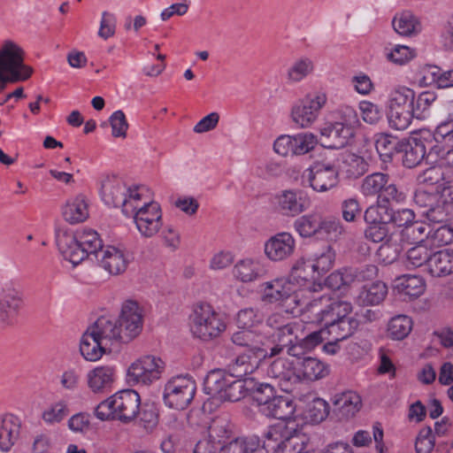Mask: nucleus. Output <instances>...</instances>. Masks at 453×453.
<instances>
[{
    "label": "nucleus",
    "mask_w": 453,
    "mask_h": 453,
    "mask_svg": "<svg viewBox=\"0 0 453 453\" xmlns=\"http://www.w3.org/2000/svg\"><path fill=\"white\" fill-rule=\"evenodd\" d=\"M267 357V355L249 352L239 354L227 365V372L218 369L207 374L203 382L205 394L222 402L241 400L246 393L242 379L253 373Z\"/></svg>",
    "instance_id": "f257e3e1"
},
{
    "label": "nucleus",
    "mask_w": 453,
    "mask_h": 453,
    "mask_svg": "<svg viewBox=\"0 0 453 453\" xmlns=\"http://www.w3.org/2000/svg\"><path fill=\"white\" fill-rule=\"evenodd\" d=\"M56 242L65 259L76 265L85 258L96 260L104 249L99 234L92 229H83L75 233L65 228L56 230Z\"/></svg>",
    "instance_id": "f03ea898"
},
{
    "label": "nucleus",
    "mask_w": 453,
    "mask_h": 453,
    "mask_svg": "<svg viewBox=\"0 0 453 453\" xmlns=\"http://www.w3.org/2000/svg\"><path fill=\"white\" fill-rule=\"evenodd\" d=\"M25 51L15 42L5 40L0 44V92L9 83L28 80L34 69L24 62Z\"/></svg>",
    "instance_id": "7ed1b4c3"
},
{
    "label": "nucleus",
    "mask_w": 453,
    "mask_h": 453,
    "mask_svg": "<svg viewBox=\"0 0 453 453\" xmlns=\"http://www.w3.org/2000/svg\"><path fill=\"white\" fill-rule=\"evenodd\" d=\"M146 188L143 186H127L122 180L116 177H107L102 181L101 197L103 201L113 207H121L126 216L134 211L138 202L145 196Z\"/></svg>",
    "instance_id": "20e7f679"
},
{
    "label": "nucleus",
    "mask_w": 453,
    "mask_h": 453,
    "mask_svg": "<svg viewBox=\"0 0 453 453\" xmlns=\"http://www.w3.org/2000/svg\"><path fill=\"white\" fill-rule=\"evenodd\" d=\"M304 437L287 425L270 426L265 434L263 449L272 453H302Z\"/></svg>",
    "instance_id": "39448f33"
},
{
    "label": "nucleus",
    "mask_w": 453,
    "mask_h": 453,
    "mask_svg": "<svg viewBox=\"0 0 453 453\" xmlns=\"http://www.w3.org/2000/svg\"><path fill=\"white\" fill-rule=\"evenodd\" d=\"M415 91L407 87L395 88L389 97L388 119L390 127L397 130L406 129L413 119Z\"/></svg>",
    "instance_id": "423d86ee"
},
{
    "label": "nucleus",
    "mask_w": 453,
    "mask_h": 453,
    "mask_svg": "<svg viewBox=\"0 0 453 453\" xmlns=\"http://www.w3.org/2000/svg\"><path fill=\"white\" fill-rule=\"evenodd\" d=\"M226 325L208 303L197 304L191 316L190 329L195 337L210 341L218 337Z\"/></svg>",
    "instance_id": "0eeeda50"
},
{
    "label": "nucleus",
    "mask_w": 453,
    "mask_h": 453,
    "mask_svg": "<svg viewBox=\"0 0 453 453\" xmlns=\"http://www.w3.org/2000/svg\"><path fill=\"white\" fill-rule=\"evenodd\" d=\"M341 170L340 158L324 157L316 161L307 170L309 186L317 192H326L335 188L339 183V173Z\"/></svg>",
    "instance_id": "6e6552de"
},
{
    "label": "nucleus",
    "mask_w": 453,
    "mask_h": 453,
    "mask_svg": "<svg viewBox=\"0 0 453 453\" xmlns=\"http://www.w3.org/2000/svg\"><path fill=\"white\" fill-rule=\"evenodd\" d=\"M196 391V384L191 376H174L165 385L163 400L171 409L184 410L191 403Z\"/></svg>",
    "instance_id": "1a4fd4ad"
},
{
    "label": "nucleus",
    "mask_w": 453,
    "mask_h": 453,
    "mask_svg": "<svg viewBox=\"0 0 453 453\" xmlns=\"http://www.w3.org/2000/svg\"><path fill=\"white\" fill-rule=\"evenodd\" d=\"M128 217H133L138 231L146 238L155 235L162 226V211L160 205L150 200L138 202L134 211Z\"/></svg>",
    "instance_id": "9d476101"
},
{
    "label": "nucleus",
    "mask_w": 453,
    "mask_h": 453,
    "mask_svg": "<svg viewBox=\"0 0 453 453\" xmlns=\"http://www.w3.org/2000/svg\"><path fill=\"white\" fill-rule=\"evenodd\" d=\"M275 210L285 217H296L311 206V199L302 189L280 190L273 198Z\"/></svg>",
    "instance_id": "9b49d317"
},
{
    "label": "nucleus",
    "mask_w": 453,
    "mask_h": 453,
    "mask_svg": "<svg viewBox=\"0 0 453 453\" xmlns=\"http://www.w3.org/2000/svg\"><path fill=\"white\" fill-rule=\"evenodd\" d=\"M121 333L122 342H129L137 337L143 325L142 310L134 301H126L121 308V313L117 319Z\"/></svg>",
    "instance_id": "f8f14e48"
},
{
    "label": "nucleus",
    "mask_w": 453,
    "mask_h": 453,
    "mask_svg": "<svg viewBox=\"0 0 453 453\" xmlns=\"http://www.w3.org/2000/svg\"><path fill=\"white\" fill-rule=\"evenodd\" d=\"M164 370V362L154 356H145L133 363L127 370L130 383L148 385L158 380Z\"/></svg>",
    "instance_id": "ddd939ff"
},
{
    "label": "nucleus",
    "mask_w": 453,
    "mask_h": 453,
    "mask_svg": "<svg viewBox=\"0 0 453 453\" xmlns=\"http://www.w3.org/2000/svg\"><path fill=\"white\" fill-rule=\"evenodd\" d=\"M326 102V96L324 93L306 96L292 108L293 121L303 128L310 127L316 120Z\"/></svg>",
    "instance_id": "4468645a"
},
{
    "label": "nucleus",
    "mask_w": 453,
    "mask_h": 453,
    "mask_svg": "<svg viewBox=\"0 0 453 453\" xmlns=\"http://www.w3.org/2000/svg\"><path fill=\"white\" fill-rule=\"evenodd\" d=\"M303 330V324L298 321H293L278 331H273L270 334L271 341H265L267 343V357H273L280 355L293 342H297L299 334Z\"/></svg>",
    "instance_id": "2eb2a0df"
},
{
    "label": "nucleus",
    "mask_w": 453,
    "mask_h": 453,
    "mask_svg": "<svg viewBox=\"0 0 453 453\" xmlns=\"http://www.w3.org/2000/svg\"><path fill=\"white\" fill-rule=\"evenodd\" d=\"M262 299L269 303H278L284 305L297 302V295L291 282L285 279H275L261 285Z\"/></svg>",
    "instance_id": "dca6fc26"
},
{
    "label": "nucleus",
    "mask_w": 453,
    "mask_h": 453,
    "mask_svg": "<svg viewBox=\"0 0 453 453\" xmlns=\"http://www.w3.org/2000/svg\"><path fill=\"white\" fill-rule=\"evenodd\" d=\"M267 375L278 381L279 387L285 392H291L299 383L296 363L285 358H277L267 368Z\"/></svg>",
    "instance_id": "f3484780"
},
{
    "label": "nucleus",
    "mask_w": 453,
    "mask_h": 453,
    "mask_svg": "<svg viewBox=\"0 0 453 453\" xmlns=\"http://www.w3.org/2000/svg\"><path fill=\"white\" fill-rule=\"evenodd\" d=\"M112 398L116 419L127 423L138 415L141 399L136 391L122 390L113 395Z\"/></svg>",
    "instance_id": "a211bd4d"
},
{
    "label": "nucleus",
    "mask_w": 453,
    "mask_h": 453,
    "mask_svg": "<svg viewBox=\"0 0 453 453\" xmlns=\"http://www.w3.org/2000/svg\"><path fill=\"white\" fill-rule=\"evenodd\" d=\"M296 241L288 232H280L270 237L265 243V254L272 261H283L295 251Z\"/></svg>",
    "instance_id": "6ab92c4d"
},
{
    "label": "nucleus",
    "mask_w": 453,
    "mask_h": 453,
    "mask_svg": "<svg viewBox=\"0 0 453 453\" xmlns=\"http://www.w3.org/2000/svg\"><path fill=\"white\" fill-rule=\"evenodd\" d=\"M88 329L109 349L115 343L122 342L117 319L100 317Z\"/></svg>",
    "instance_id": "aec40b11"
},
{
    "label": "nucleus",
    "mask_w": 453,
    "mask_h": 453,
    "mask_svg": "<svg viewBox=\"0 0 453 453\" xmlns=\"http://www.w3.org/2000/svg\"><path fill=\"white\" fill-rule=\"evenodd\" d=\"M21 294L16 289L3 290L0 293V326L12 325L22 307Z\"/></svg>",
    "instance_id": "412c9836"
},
{
    "label": "nucleus",
    "mask_w": 453,
    "mask_h": 453,
    "mask_svg": "<svg viewBox=\"0 0 453 453\" xmlns=\"http://www.w3.org/2000/svg\"><path fill=\"white\" fill-rule=\"evenodd\" d=\"M353 136L352 131L334 122L326 124L320 130L321 145L327 149H342Z\"/></svg>",
    "instance_id": "4be33fe9"
},
{
    "label": "nucleus",
    "mask_w": 453,
    "mask_h": 453,
    "mask_svg": "<svg viewBox=\"0 0 453 453\" xmlns=\"http://www.w3.org/2000/svg\"><path fill=\"white\" fill-rule=\"evenodd\" d=\"M332 403L333 411L339 419L353 418L362 406L361 397L353 391L334 395Z\"/></svg>",
    "instance_id": "5701e85b"
},
{
    "label": "nucleus",
    "mask_w": 453,
    "mask_h": 453,
    "mask_svg": "<svg viewBox=\"0 0 453 453\" xmlns=\"http://www.w3.org/2000/svg\"><path fill=\"white\" fill-rule=\"evenodd\" d=\"M111 274L118 275L127 270L128 259L123 250L114 246H106L96 259Z\"/></svg>",
    "instance_id": "b1692460"
},
{
    "label": "nucleus",
    "mask_w": 453,
    "mask_h": 453,
    "mask_svg": "<svg viewBox=\"0 0 453 453\" xmlns=\"http://www.w3.org/2000/svg\"><path fill=\"white\" fill-rule=\"evenodd\" d=\"M231 341L234 345L245 348L243 352L267 355V343L265 337L250 329L234 333Z\"/></svg>",
    "instance_id": "393cba45"
},
{
    "label": "nucleus",
    "mask_w": 453,
    "mask_h": 453,
    "mask_svg": "<svg viewBox=\"0 0 453 453\" xmlns=\"http://www.w3.org/2000/svg\"><path fill=\"white\" fill-rule=\"evenodd\" d=\"M263 449L259 436H239L221 445L219 453H256Z\"/></svg>",
    "instance_id": "a878e982"
},
{
    "label": "nucleus",
    "mask_w": 453,
    "mask_h": 453,
    "mask_svg": "<svg viewBox=\"0 0 453 453\" xmlns=\"http://www.w3.org/2000/svg\"><path fill=\"white\" fill-rule=\"evenodd\" d=\"M424 142L417 138H403L399 154H403L402 161L405 167L412 168L421 163L426 155Z\"/></svg>",
    "instance_id": "bb28decb"
},
{
    "label": "nucleus",
    "mask_w": 453,
    "mask_h": 453,
    "mask_svg": "<svg viewBox=\"0 0 453 453\" xmlns=\"http://www.w3.org/2000/svg\"><path fill=\"white\" fill-rule=\"evenodd\" d=\"M115 370L111 366H98L87 375L88 386L94 393L107 391L114 381Z\"/></svg>",
    "instance_id": "cd10ccee"
},
{
    "label": "nucleus",
    "mask_w": 453,
    "mask_h": 453,
    "mask_svg": "<svg viewBox=\"0 0 453 453\" xmlns=\"http://www.w3.org/2000/svg\"><path fill=\"white\" fill-rule=\"evenodd\" d=\"M20 424L13 415H5L0 422V450L8 451L19 437Z\"/></svg>",
    "instance_id": "c85d7f7f"
},
{
    "label": "nucleus",
    "mask_w": 453,
    "mask_h": 453,
    "mask_svg": "<svg viewBox=\"0 0 453 453\" xmlns=\"http://www.w3.org/2000/svg\"><path fill=\"white\" fill-rule=\"evenodd\" d=\"M403 139L389 134L380 133L375 135V148L380 158L384 163L390 162L393 157L399 154Z\"/></svg>",
    "instance_id": "c756f323"
},
{
    "label": "nucleus",
    "mask_w": 453,
    "mask_h": 453,
    "mask_svg": "<svg viewBox=\"0 0 453 453\" xmlns=\"http://www.w3.org/2000/svg\"><path fill=\"white\" fill-rule=\"evenodd\" d=\"M297 374L299 382L301 380H316L326 377L328 374L327 366L314 357H303L296 361Z\"/></svg>",
    "instance_id": "7c9ffc66"
},
{
    "label": "nucleus",
    "mask_w": 453,
    "mask_h": 453,
    "mask_svg": "<svg viewBox=\"0 0 453 453\" xmlns=\"http://www.w3.org/2000/svg\"><path fill=\"white\" fill-rule=\"evenodd\" d=\"M428 272L434 277H443L453 273V250H444L431 255Z\"/></svg>",
    "instance_id": "2f4dec72"
},
{
    "label": "nucleus",
    "mask_w": 453,
    "mask_h": 453,
    "mask_svg": "<svg viewBox=\"0 0 453 453\" xmlns=\"http://www.w3.org/2000/svg\"><path fill=\"white\" fill-rule=\"evenodd\" d=\"M267 417L287 420L290 419L295 412V404L288 398L276 396L259 411Z\"/></svg>",
    "instance_id": "473e14b6"
},
{
    "label": "nucleus",
    "mask_w": 453,
    "mask_h": 453,
    "mask_svg": "<svg viewBox=\"0 0 453 453\" xmlns=\"http://www.w3.org/2000/svg\"><path fill=\"white\" fill-rule=\"evenodd\" d=\"M388 295V287L382 281H375L372 284L365 285L358 296L357 302L359 304L367 305H378L384 301Z\"/></svg>",
    "instance_id": "72a5a7b5"
},
{
    "label": "nucleus",
    "mask_w": 453,
    "mask_h": 453,
    "mask_svg": "<svg viewBox=\"0 0 453 453\" xmlns=\"http://www.w3.org/2000/svg\"><path fill=\"white\" fill-rule=\"evenodd\" d=\"M107 349H110L104 346L103 342L90 330L87 329L81 337L80 344V351L82 357L88 361H96Z\"/></svg>",
    "instance_id": "f704fd0d"
},
{
    "label": "nucleus",
    "mask_w": 453,
    "mask_h": 453,
    "mask_svg": "<svg viewBox=\"0 0 453 453\" xmlns=\"http://www.w3.org/2000/svg\"><path fill=\"white\" fill-rule=\"evenodd\" d=\"M431 232L432 228L429 225L423 221L414 220L396 234L402 242L422 244L425 240L430 237Z\"/></svg>",
    "instance_id": "c9c22d12"
},
{
    "label": "nucleus",
    "mask_w": 453,
    "mask_h": 453,
    "mask_svg": "<svg viewBox=\"0 0 453 453\" xmlns=\"http://www.w3.org/2000/svg\"><path fill=\"white\" fill-rule=\"evenodd\" d=\"M322 215L317 212L303 215L294 222L295 230L303 238L319 237Z\"/></svg>",
    "instance_id": "e433bc0d"
},
{
    "label": "nucleus",
    "mask_w": 453,
    "mask_h": 453,
    "mask_svg": "<svg viewBox=\"0 0 453 453\" xmlns=\"http://www.w3.org/2000/svg\"><path fill=\"white\" fill-rule=\"evenodd\" d=\"M351 311L352 305L349 302L329 296L323 323L321 325L327 327L334 322L339 321V319L349 315Z\"/></svg>",
    "instance_id": "4c0bfd02"
},
{
    "label": "nucleus",
    "mask_w": 453,
    "mask_h": 453,
    "mask_svg": "<svg viewBox=\"0 0 453 453\" xmlns=\"http://www.w3.org/2000/svg\"><path fill=\"white\" fill-rule=\"evenodd\" d=\"M389 180L390 177L388 173L380 172L371 173L362 180L360 192L365 197L375 196L379 197Z\"/></svg>",
    "instance_id": "58836bf2"
},
{
    "label": "nucleus",
    "mask_w": 453,
    "mask_h": 453,
    "mask_svg": "<svg viewBox=\"0 0 453 453\" xmlns=\"http://www.w3.org/2000/svg\"><path fill=\"white\" fill-rule=\"evenodd\" d=\"M395 288L410 297L419 296L425 289L423 279L416 275H402L395 280Z\"/></svg>",
    "instance_id": "ea45409f"
},
{
    "label": "nucleus",
    "mask_w": 453,
    "mask_h": 453,
    "mask_svg": "<svg viewBox=\"0 0 453 453\" xmlns=\"http://www.w3.org/2000/svg\"><path fill=\"white\" fill-rule=\"evenodd\" d=\"M63 216L71 224L84 221L88 216V205L84 196H78L68 201L63 208Z\"/></svg>",
    "instance_id": "a19ab883"
},
{
    "label": "nucleus",
    "mask_w": 453,
    "mask_h": 453,
    "mask_svg": "<svg viewBox=\"0 0 453 453\" xmlns=\"http://www.w3.org/2000/svg\"><path fill=\"white\" fill-rule=\"evenodd\" d=\"M328 298L329 296H320L308 302L301 301L297 298L296 304L301 307V311L303 313H310L311 316H309V318L311 319L312 321L322 324Z\"/></svg>",
    "instance_id": "79ce46f5"
},
{
    "label": "nucleus",
    "mask_w": 453,
    "mask_h": 453,
    "mask_svg": "<svg viewBox=\"0 0 453 453\" xmlns=\"http://www.w3.org/2000/svg\"><path fill=\"white\" fill-rule=\"evenodd\" d=\"M392 26L397 34L404 36L416 35L421 29L419 21L410 12L396 15L392 20Z\"/></svg>",
    "instance_id": "37998d69"
},
{
    "label": "nucleus",
    "mask_w": 453,
    "mask_h": 453,
    "mask_svg": "<svg viewBox=\"0 0 453 453\" xmlns=\"http://www.w3.org/2000/svg\"><path fill=\"white\" fill-rule=\"evenodd\" d=\"M309 258L313 263L319 277L332 268L335 259V253L331 245L325 244L319 250L313 252Z\"/></svg>",
    "instance_id": "c03bdc74"
},
{
    "label": "nucleus",
    "mask_w": 453,
    "mask_h": 453,
    "mask_svg": "<svg viewBox=\"0 0 453 453\" xmlns=\"http://www.w3.org/2000/svg\"><path fill=\"white\" fill-rule=\"evenodd\" d=\"M262 272L260 265L251 259L239 261L233 270L234 277L242 282L257 280L262 274Z\"/></svg>",
    "instance_id": "a18cd8bd"
},
{
    "label": "nucleus",
    "mask_w": 453,
    "mask_h": 453,
    "mask_svg": "<svg viewBox=\"0 0 453 453\" xmlns=\"http://www.w3.org/2000/svg\"><path fill=\"white\" fill-rule=\"evenodd\" d=\"M349 178H357L363 175L368 169V164L365 158L355 153L345 152L339 157Z\"/></svg>",
    "instance_id": "49530a36"
},
{
    "label": "nucleus",
    "mask_w": 453,
    "mask_h": 453,
    "mask_svg": "<svg viewBox=\"0 0 453 453\" xmlns=\"http://www.w3.org/2000/svg\"><path fill=\"white\" fill-rule=\"evenodd\" d=\"M359 326V321L349 315L327 326L329 334H335L337 340H344L351 336Z\"/></svg>",
    "instance_id": "de8ad7c7"
},
{
    "label": "nucleus",
    "mask_w": 453,
    "mask_h": 453,
    "mask_svg": "<svg viewBox=\"0 0 453 453\" xmlns=\"http://www.w3.org/2000/svg\"><path fill=\"white\" fill-rule=\"evenodd\" d=\"M411 319L405 315L392 318L388 326V334L393 340H403L411 331Z\"/></svg>",
    "instance_id": "09e8293b"
},
{
    "label": "nucleus",
    "mask_w": 453,
    "mask_h": 453,
    "mask_svg": "<svg viewBox=\"0 0 453 453\" xmlns=\"http://www.w3.org/2000/svg\"><path fill=\"white\" fill-rule=\"evenodd\" d=\"M291 277L299 283L300 281L315 280L319 275L310 258H300L292 268Z\"/></svg>",
    "instance_id": "8fccbe9b"
},
{
    "label": "nucleus",
    "mask_w": 453,
    "mask_h": 453,
    "mask_svg": "<svg viewBox=\"0 0 453 453\" xmlns=\"http://www.w3.org/2000/svg\"><path fill=\"white\" fill-rule=\"evenodd\" d=\"M365 236L373 242H393L397 237L396 233H389L388 221L367 226L365 230Z\"/></svg>",
    "instance_id": "3c124183"
},
{
    "label": "nucleus",
    "mask_w": 453,
    "mask_h": 453,
    "mask_svg": "<svg viewBox=\"0 0 453 453\" xmlns=\"http://www.w3.org/2000/svg\"><path fill=\"white\" fill-rule=\"evenodd\" d=\"M314 70L313 61L308 58H303L296 62L288 70V79L291 82H299L310 75Z\"/></svg>",
    "instance_id": "603ef678"
},
{
    "label": "nucleus",
    "mask_w": 453,
    "mask_h": 453,
    "mask_svg": "<svg viewBox=\"0 0 453 453\" xmlns=\"http://www.w3.org/2000/svg\"><path fill=\"white\" fill-rule=\"evenodd\" d=\"M431 254L426 245L418 244L411 248L406 253V266L414 269L426 265L428 267V260Z\"/></svg>",
    "instance_id": "864d4df0"
},
{
    "label": "nucleus",
    "mask_w": 453,
    "mask_h": 453,
    "mask_svg": "<svg viewBox=\"0 0 453 453\" xmlns=\"http://www.w3.org/2000/svg\"><path fill=\"white\" fill-rule=\"evenodd\" d=\"M293 156L304 155L311 151L318 143L317 137L311 133H301L293 135Z\"/></svg>",
    "instance_id": "5fc2aeb1"
},
{
    "label": "nucleus",
    "mask_w": 453,
    "mask_h": 453,
    "mask_svg": "<svg viewBox=\"0 0 453 453\" xmlns=\"http://www.w3.org/2000/svg\"><path fill=\"white\" fill-rule=\"evenodd\" d=\"M435 93L432 91H424L420 93L418 97H414L413 107V118L418 119H423L426 117V113L436 100Z\"/></svg>",
    "instance_id": "6e6d98bb"
},
{
    "label": "nucleus",
    "mask_w": 453,
    "mask_h": 453,
    "mask_svg": "<svg viewBox=\"0 0 453 453\" xmlns=\"http://www.w3.org/2000/svg\"><path fill=\"white\" fill-rule=\"evenodd\" d=\"M235 321L239 328L250 329L262 323L263 316L257 309L244 308L239 311Z\"/></svg>",
    "instance_id": "4d7b16f0"
},
{
    "label": "nucleus",
    "mask_w": 453,
    "mask_h": 453,
    "mask_svg": "<svg viewBox=\"0 0 453 453\" xmlns=\"http://www.w3.org/2000/svg\"><path fill=\"white\" fill-rule=\"evenodd\" d=\"M344 233L345 229L340 219L322 217L319 237L337 239Z\"/></svg>",
    "instance_id": "13d9d810"
},
{
    "label": "nucleus",
    "mask_w": 453,
    "mask_h": 453,
    "mask_svg": "<svg viewBox=\"0 0 453 453\" xmlns=\"http://www.w3.org/2000/svg\"><path fill=\"white\" fill-rule=\"evenodd\" d=\"M449 203L441 196L435 204L421 213L432 223H443L448 218Z\"/></svg>",
    "instance_id": "bf43d9fd"
},
{
    "label": "nucleus",
    "mask_w": 453,
    "mask_h": 453,
    "mask_svg": "<svg viewBox=\"0 0 453 453\" xmlns=\"http://www.w3.org/2000/svg\"><path fill=\"white\" fill-rule=\"evenodd\" d=\"M397 238L398 237H395L393 242H384L377 251L379 258L385 265L395 262L402 251L401 245L397 243Z\"/></svg>",
    "instance_id": "052dcab7"
},
{
    "label": "nucleus",
    "mask_w": 453,
    "mask_h": 453,
    "mask_svg": "<svg viewBox=\"0 0 453 453\" xmlns=\"http://www.w3.org/2000/svg\"><path fill=\"white\" fill-rule=\"evenodd\" d=\"M232 434L230 425L226 420L218 419L215 420L209 427L208 437L219 443V447H221L225 442V439H228Z\"/></svg>",
    "instance_id": "680f3d73"
},
{
    "label": "nucleus",
    "mask_w": 453,
    "mask_h": 453,
    "mask_svg": "<svg viewBox=\"0 0 453 453\" xmlns=\"http://www.w3.org/2000/svg\"><path fill=\"white\" fill-rule=\"evenodd\" d=\"M351 279L349 268H343L329 274L325 280V285L330 289L338 290L344 286L350 285Z\"/></svg>",
    "instance_id": "e2e57ef3"
},
{
    "label": "nucleus",
    "mask_w": 453,
    "mask_h": 453,
    "mask_svg": "<svg viewBox=\"0 0 453 453\" xmlns=\"http://www.w3.org/2000/svg\"><path fill=\"white\" fill-rule=\"evenodd\" d=\"M430 238L433 244L444 246L453 242V223L443 224L435 229H432Z\"/></svg>",
    "instance_id": "0e129e2a"
},
{
    "label": "nucleus",
    "mask_w": 453,
    "mask_h": 453,
    "mask_svg": "<svg viewBox=\"0 0 453 453\" xmlns=\"http://www.w3.org/2000/svg\"><path fill=\"white\" fill-rule=\"evenodd\" d=\"M406 198L405 193L395 183L387 182L384 186L382 193L379 196V203H396L404 202Z\"/></svg>",
    "instance_id": "69168bd1"
},
{
    "label": "nucleus",
    "mask_w": 453,
    "mask_h": 453,
    "mask_svg": "<svg viewBox=\"0 0 453 453\" xmlns=\"http://www.w3.org/2000/svg\"><path fill=\"white\" fill-rule=\"evenodd\" d=\"M342 219L347 222H356L362 212L361 205L355 197H349L342 202L341 204Z\"/></svg>",
    "instance_id": "338daca9"
},
{
    "label": "nucleus",
    "mask_w": 453,
    "mask_h": 453,
    "mask_svg": "<svg viewBox=\"0 0 453 453\" xmlns=\"http://www.w3.org/2000/svg\"><path fill=\"white\" fill-rule=\"evenodd\" d=\"M434 447V439L430 426L423 427L416 439L415 449L417 453H431Z\"/></svg>",
    "instance_id": "774afa93"
}]
</instances>
